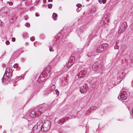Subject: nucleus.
<instances>
[{
    "mask_svg": "<svg viewBox=\"0 0 133 133\" xmlns=\"http://www.w3.org/2000/svg\"><path fill=\"white\" fill-rule=\"evenodd\" d=\"M48 67H49V66H47L43 71L42 74V76H43L44 78L45 77V79H44L43 80L48 79L50 77L51 75V74H50V72L49 70L50 69L49 68V70L47 69H48Z\"/></svg>",
    "mask_w": 133,
    "mask_h": 133,
    "instance_id": "nucleus-6",
    "label": "nucleus"
},
{
    "mask_svg": "<svg viewBox=\"0 0 133 133\" xmlns=\"http://www.w3.org/2000/svg\"><path fill=\"white\" fill-rule=\"evenodd\" d=\"M130 114L131 115H132V114H133V107L132 110L131 112H130ZM132 117H133V115L132 116Z\"/></svg>",
    "mask_w": 133,
    "mask_h": 133,
    "instance_id": "nucleus-43",
    "label": "nucleus"
},
{
    "mask_svg": "<svg viewBox=\"0 0 133 133\" xmlns=\"http://www.w3.org/2000/svg\"><path fill=\"white\" fill-rule=\"evenodd\" d=\"M88 85L86 83H85L80 88V91L81 93H83L86 92L88 89Z\"/></svg>",
    "mask_w": 133,
    "mask_h": 133,
    "instance_id": "nucleus-12",
    "label": "nucleus"
},
{
    "mask_svg": "<svg viewBox=\"0 0 133 133\" xmlns=\"http://www.w3.org/2000/svg\"><path fill=\"white\" fill-rule=\"evenodd\" d=\"M92 66V69L94 71L99 70V72L102 73V70L104 69L103 65L105 62V59L101 57H99L95 61Z\"/></svg>",
    "mask_w": 133,
    "mask_h": 133,
    "instance_id": "nucleus-1",
    "label": "nucleus"
},
{
    "mask_svg": "<svg viewBox=\"0 0 133 133\" xmlns=\"http://www.w3.org/2000/svg\"><path fill=\"white\" fill-rule=\"evenodd\" d=\"M42 76H41V75L40 76V77L41 78L42 77Z\"/></svg>",
    "mask_w": 133,
    "mask_h": 133,
    "instance_id": "nucleus-55",
    "label": "nucleus"
},
{
    "mask_svg": "<svg viewBox=\"0 0 133 133\" xmlns=\"http://www.w3.org/2000/svg\"><path fill=\"white\" fill-rule=\"evenodd\" d=\"M59 58V57L56 55L51 61V63H52L54 65L56 64L57 63Z\"/></svg>",
    "mask_w": 133,
    "mask_h": 133,
    "instance_id": "nucleus-16",
    "label": "nucleus"
},
{
    "mask_svg": "<svg viewBox=\"0 0 133 133\" xmlns=\"http://www.w3.org/2000/svg\"><path fill=\"white\" fill-rule=\"evenodd\" d=\"M7 3L10 6L12 5H13V3L12 2L8 1V2H7Z\"/></svg>",
    "mask_w": 133,
    "mask_h": 133,
    "instance_id": "nucleus-30",
    "label": "nucleus"
},
{
    "mask_svg": "<svg viewBox=\"0 0 133 133\" xmlns=\"http://www.w3.org/2000/svg\"><path fill=\"white\" fill-rule=\"evenodd\" d=\"M22 78V77L21 76L17 77L16 78V79H15L14 82H15V83L17 82L19 80L21 79Z\"/></svg>",
    "mask_w": 133,
    "mask_h": 133,
    "instance_id": "nucleus-25",
    "label": "nucleus"
},
{
    "mask_svg": "<svg viewBox=\"0 0 133 133\" xmlns=\"http://www.w3.org/2000/svg\"><path fill=\"white\" fill-rule=\"evenodd\" d=\"M3 133H6V132L5 131Z\"/></svg>",
    "mask_w": 133,
    "mask_h": 133,
    "instance_id": "nucleus-54",
    "label": "nucleus"
},
{
    "mask_svg": "<svg viewBox=\"0 0 133 133\" xmlns=\"http://www.w3.org/2000/svg\"><path fill=\"white\" fill-rule=\"evenodd\" d=\"M118 42L117 41L116 42V45H117V44H118Z\"/></svg>",
    "mask_w": 133,
    "mask_h": 133,
    "instance_id": "nucleus-52",
    "label": "nucleus"
},
{
    "mask_svg": "<svg viewBox=\"0 0 133 133\" xmlns=\"http://www.w3.org/2000/svg\"><path fill=\"white\" fill-rule=\"evenodd\" d=\"M4 24L1 20V25H3Z\"/></svg>",
    "mask_w": 133,
    "mask_h": 133,
    "instance_id": "nucleus-48",
    "label": "nucleus"
},
{
    "mask_svg": "<svg viewBox=\"0 0 133 133\" xmlns=\"http://www.w3.org/2000/svg\"><path fill=\"white\" fill-rule=\"evenodd\" d=\"M55 92L57 95H58L59 94V91L57 90H56Z\"/></svg>",
    "mask_w": 133,
    "mask_h": 133,
    "instance_id": "nucleus-37",
    "label": "nucleus"
},
{
    "mask_svg": "<svg viewBox=\"0 0 133 133\" xmlns=\"http://www.w3.org/2000/svg\"><path fill=\"white\" fill-rule=\"evenodd\" d=\"M40 38L42 39H44V35H41L40 36Z\"/></svg>",
    "mask_w": 133,
    "mask_h": 133,
    "instance_id": "nucleus-38",
    "label": "nucleus"
},
{
    "mask_svg": "<svg viewBox=\"0 0 133 133\" xmlns=\"http://www.w3.org/2000/svg\"><path fill=\"white\" fill-rule=\"evenodd\" d=\"M49 50L50 51H54L53 49L51 47H50Z\"/></svg>",
    "mask_w": 133,
    "mask_h": 133,
    "instance_id": "nucleus-41",
    "label": "nucleus"
},
{
    "mask_svg": "<svg viewBox=\"0 0 133 133\" xmlns=\"http://www.w3.org/2000/svg\"><path fill=\"white\" fill-rule=\"evenodd\" d=\"M16 19V18L15 16H14L11 18H9V21L10 23H13L14 22Z\"/></svg>",
    "mask_w": 133,
    "mask_h": 133,
    "instance_id": "nucleus-17",
    "label": "nucleus"
},
{
    "mask_svg": "<svg viewBox=\"0 0 133 133\" xmlns=\"http://www.w3.org/2000/svg\"><path fill=\"white\" fill-rule=\"evenodd\" d=\"M52 0H48V1L49 2H52Z\"/></svg>",
    "mask_w": 133,
    "mask_h": 133,
    "instance_id": "nucleus-51",
    "label": "nucleus"
},
{
    "mask_svg": "<svg viewBox=\"0 0 133 133\" xmlns=\"http://www.w3.org/2000/svg\"><path fill=\"white\" fill-rule=\"evenodd\" d=\"M106 0H102V2L104 4L106 2Z\"/></svg>",
    "mask_w": 133,
    "mask_h": 133,
    "instance_id": "nucleus-46",
    "label": "nucleus"
},
{
    "mask_svg": "<svg viewBox=\"0 0 133 133\" xmlns=\"http://www.w3.org/2000/svg\"><path fill=\"white\" fill-rule=\"evenodd\" d=\"M95 55V54L94 53H92V54H91L90 53H88V54H87V55L88 57H91V56H94Z\"/></svg>",
    "mask_w": 133,
    "mask_h": 133,
    "instance_id": "nucleus-27",
    "label": "nucleus"
},
{
    "mask_svg": "<svg viewBox=\"0 0 133 133\" xmlns=\"http://www.w3.org/2000/svg\"><path fill=\"white\" fill-rule=\"evenodd\" d=\"M97 81L96 79L94 77L91 80V82H90L91 84H94Z\"/></svg>",
    "mask_w": 133,
    "mask_h": 133,
    "instance_id": "nucleus-23",
    "label": "nucleus"
},
{
    "mask_svg": "<svg viewBox=\"0 0 133 133\" xmlns=\"http://www.w3.org/2000/svg\"><path fill=\"white\" fill-rule=\"evenodd\" d=\"M127 27V25L126 22H124L121 24L119 27V29L118 31V34H121L124 32Z\"/></svg>",
    "mask_w": 133,
    "mask_h": 133,
    "instance_id": "nucleus-7",
    "label": "nucleus"
},
{
    "mask_svg": "<svg viewBox=\"0 0 133 133\" xmlns=\"http://www.w3.org/2000/svg\"><path fill=\"white\" fill-rule=\"evenodd\" d=\"M8 11V9L6 7L3 8L1 10V12L2 14H3V16L6 15Z\"/></svg>",
    "mask_w": 133,
    "mask_h": 133,
    "instance_id": "nucleus-13",
    "label": "nucleus"
},
{
    "mask_svg": "<svg viewBox=\"0 0 133 133\" xmlns=\"http://www.w3.org/2000/svg\"><path fill=\"white\" fill-rule=\"evenodd\" d=\"M58 123L60 124H63V123H62V119H61L59 120Z\"/></svg>",
    "mask_w": 133,
    "mask_h": 133,
    "instance_id": "nucleus-35",
    "label": "nucleus"
},
{
    "mask_svg": "<svg viewBox=\"0 0 133 133\" xmlns=\"http://www.w3.org/2000/svg\"><path fill=\"white\" fill-rule=\"evenodd\" d=\"M132 5H131V6H130V9L131 10H132Z\"/></svg>",
    "mask_w": 133,
    "mask_h": 133,
    "instance_id": "nucleus-50",
    "label": "nucleus"
},
{
    "mask_svg": "<svg viewBox=\"0 0 133 133\" xmlns=\"http://www.w3.org/2000/svg\"><path fill=\"white\" fill-rule=\"evenodd\" d=\"M75 58L73 56H71L68 61L66 66L68 68H69L74 63L75 61Z\"/></svg>",
    "mask_w": 133,
    "mask_h": 133,
    "instance_id": "nucleus-10",
    "label": "nucleus"
},
{
    "mask_svg": "<svg viewBox=\"0 0 133 133\" xmlns=\"http://www.w3.org/2000/svg\"><path fill=\"white\" fill-rule=\"evenodd\" d=\"M35 16L36 17H38L39 16V15L38 13H36L35 14Z\"/></svg>",
    "mask_w": 133,
    "mask_h": 133,
    "instance_id": "nucleus-47",
    "label": "nucleus"
},
{
    "mask_svg": "<svg viewBox=\"0 0 133 133\" xmlns=\"http://www.w3.org/2000/svg\"><path fill=\"white\" fill-rule=\"evenodd\" d=\"M24 38H27L28 37L27 34L26 33H24L23 35Z\"/></svg>",
    "mask_w": 133,
    "mask_h": 133,
    "instance_id": "nucleus-28",
    "label": "nucleus"
},
{
    "mask_svg": "<svg viewBox=\"0 0 133 133\" xmlns=\"http://www.w3.org/2000/svg\"><path fill=\"white\" fill-rule=\"evenodd\" d=\"M103 49V47L100 44L97 47L95 50L96 53H98L101 52Z\"/></svg>",
    "mask_w": 133,
    "mask_h": 133,
    "instance_id": "nucleus-15",
    "label": "nucleus"
},
{
    "mask_svg": "<svg viewBox=\"0 0 133 133\" xmlns=\"http://www.w3.org/2000/svg\"><path fill=\"white\" fill-rule=\"evenodd\" d=\"M42 123V121L41 120H40L37 123L36 125H42L43 124Z\"/></svg>",
    "mask_w": 133,
    "mask_h": 133,
    "instance_id": "nucleus-26",
    "label": "nucleus"
},
{
    "mask_svg": "<svg viewBox=\"0 0 133 133\" xmlns=\"http://www.w3.org/2000/svg\"><path fill=\"white\" fill-rule=\"evenodd\" d=\"M100 45H101V46L103 47V48H104V49L105 48L107 47L108 46V44L107 43H102Z\"/></svg>",
    "mask_w": 133,
    "mask_h": 133,
    "instance_id": "nucleus-24",
    "label": "nucleus"
},
{
    "mask_svg": "<svg viewBox=\"0 0 133 133\" xmlns=\"http://www.w3.org/2000/svg\"><path fill=\"white\" fill-rule=\"evenodd\" d=\"M91 109H89V111H90V110H91Z\"/></svg>",
    "mask_w": 133,
    "mask_h": 133,
    "instance_id": "nucleus-57",
    "label": "nucleus"
},
{
    "mask_svg": "<svg viewBox=\"0 0 133 133\" xmlns=\"http://www.w3.org/2000/svg\"><path fill=\"white\" fill-rule=\"evenodd\" d=\"M41 126V131H46L50 129L51 127L50 122L48 120L45 121L44 123Z\"/></svg>",
    "mask_w": 133,
    "mask_h": 133,
    "instance_id": "nucleus-5",
    "label": "nucleus"
},
{
    "mask_svg": "<svg viewBox=\"0 0 133 133\" xmlns=\"http://www.w3.org/2000/svg\"><path fill=\"white\" fill-rule=\"evenodd\" d=\"M68 118H65V119H62V123H63V124L65 121L66 120H68Z\"/></svg>",
    "mask_w": 133,
    "mask_h": 133,
    "instance_id": "nucleus-33",
    "label": "nucleus"
},
{
    "mask_svg": "<svg viewBox=\"0 0 133 133\" xmlns=\"http://www.w3.org/2000/svg\"><path fill=\"white\" fill-rule=\"evenodd\" d=\"M52 6V4H49L48 5V8L50 9L51 8Z\"/></svg>",
    "mask_w": 133,
    "mask_h": 133,
    "instance_id": "nucleus-32",
    "label": "nucleus"
},
{
    "mask_svg": "<svg viewBox=\"0 0 133 133\" xmlns=\"http://www.w3.org/2000/svg\"><path fill=\"white\" fill-rule=\"evenodd\" d=\"M98 1H99V3L101 4L102 3V1L101 0H98Z\"/></svg>",
    "mask_w": 133,
    "mask_h": 133,
    "instance_id": "nucleus-49",
    "label": "nucleus"
},
{
    "mask_svg": "<svg viewBox=\"0 0 133 133\" xmlns=\"http://www.w3.org/2000/svg\"><path fill=\"white\" fill-rule=\"evenodd\" d=\"M4 66V65H2V66Z\"/></svg>",
    "mask_w": 133,
    "mask_h": 133,
    "instance_id": "nucleus-58",
    "label": "nucleus"
},
{
    "mask_svg": "<svg viewBox=\"0 0 133 133\" xmlns=\"http://www.w3.org/2000/svg\"><path fill=\"white\" fill-rule=\"evenodd\" d=\"M88 75L86 69L83 70H81L80 72L78 73L77 75H76L75 77V79H77V78H79L82 81H83L85 77H87Z\"/></svg>",
    "mask_w": 133,
    "mask_h": 133,
    "instance_id": "nucleus-4",
    "label": "nucleus"
},
{
    "mask_svg": "<svg viewBox=\"0 0 133 133\" xmlns=\"http://www.w3.org/2000/svg\"><path fill=\"white\" fill-rule=\"evenodd\" d=\"M87 1H89L90 0H86Z\"/></svg>",
    "mask_w": 133,
    "mask_h": 133,
    "instance_id": "nucleus-56",
    "label": "nucleus"
},
{
    "mask_svg": "<svg viewBox=\"0 0 133 133\" xmlns=\"http://www.w3.org/2000/svg\"><path fill=\"white\" fill-rule=\"evenodd\" d=\"M46 0H43V2L44 3H45L46 2Z\"/></svg>",
    "mask_w": 133,
    "mask_h": 133,
    "instance_id": "nucleus-53",
    "label": "nucleus"
},
{
    "mask_svg": "<svg viewBox=\"0 0 133 133\" xmlns=\"http://www.w3.org/2000/svg\"><path fill=\"white\" fill-rule=\"evenodd\" d=\"M41 126L35 125L33 127L32 130L34 133H38L41 130Z\"/></svg>",
    "mask_w": 133,
    "mask_h": 133,
    "instance_id": "nucleus-11",
    "label": "nucleus"
},
{
    "mask_svg": "<svg viewBox=\"0 0 133 133\" xmlns=\"http://www.w3.org/2000/svg\"><path fill=\"white\" fill-rule=\"evenodd\" d=\"M52 17L53 19L54 20H56L57 19L58 15L57 14L54 13L52 15Z\"/></svg>",
    "mask_w": 133,
    "mask_h": 133,
    "instance_id": "nucleus-22",
    "label": "nucleus"
},
{
    "mask_svg": "<svg viewBox=\"0 0 133 133\" xmlns=\"http://www.w3.org/2000/svg\"><path fill=\"white\" fill-rule=\"evenodd\" d=\"M5 50H3V52H2V55H1V57L2 58H3V57L5 55Z\"/></svg>",
    "mask_w": 133,
    "mask_h": 133,
    "instance_id": "nucleus-29",
    "label": "nucleus"
},
{
    "mask_svg": "<svg viewBox=\"0 0 133 133\" xmlns=\"http://www.w3.org/2000/svg\"><path fill=\"white\" fill-rule=\"evenodd\" d=\"M76 5L78 7H80L82 5L81 4H77Z\"/></svg>",
    "mask_w": 133,
    "mask_h": 133,
    "instance_id": "nucleus-40",
    "label": "nucleus"
},
{
    "mask_svg": "<svg viewBox=\"0 0 133 133\" xmlns=\"http://www.w3.org/2000/svg\"><path fill=\"white\" fill-rule=\"evenodd\" d=\"M18 66V64H15L14 65V67L15 68H17Z\"/></svg>",
    "mask_w": 133,
    "mask_h": 133,
    "instance_id": "nucleus-42",
    "label": "nucleus"
},
{
    "mask_svg": "<svg viewBox=\"0 0 133 133\" xmlns=\"http://www.w3.org/2000/svg\"><path fill=\"white\" fill-rule=\"evenodd\" d=\"M12 70L10 68H7L6 69L5 74L6 75V78H4V76L3 77L2 82L4 84L6 83L7 81L9 82L12 77Z\"/></svg>",
    "mask_w": 133,
    "mask_h": 133,
    "instance_id": "nucleus-2",
    "label": "nucleus"
},
{
    "mask_svg": "<svg viewBox=\"0 0 133 133\" xmlns=\"http://www.w3.org/2000/svg\"><path fill=\"white\" fill-rule=\"evenodd\" d=\"M103 20L105 19V23L106 24L108 23L109 22V18L108 17L106 16V15L104 16V17L103 18Z\"/></svg>",
    "mask_w": 133,
    "mask_h": 133,
    "instance_id": "nucleus-18",
    "label": "nucleus"
},
{
    "mask_svg": "<svg viewBox=\"0 0 133 133\" xmlns=\"http://www.w3.org/2000/svg\"><path fill=\"white\" fill-rule=\"evenodd\" d=\"M20 55L18 51H16L15 52L12 54V56L14 57L15 58H17Z\"/></svg>",
    "mask_w": 133,
    "mask_h": 133,
    "instance_id": "nucleus-19",
    "label": "nucleus"
},
{
    "mask_svg": "<svg viewBox=\"0 0 133 133\" xmlns=\"http://www.w3.org/2000/svg\"><path fill=\"white\" fill-rule=\"evenodd\" d=\"M28 18V17L27 15H25L24 16V19L25 20H27Z\"/></svg>",
    "mask_w": 133,
    "mask_h": 133,
    "instance_id": "nucleus-39",
    "label": "nucleus"
},
{
    "mask_svg": "<svg viewBox=\"0 0 133 133\" xmlns=\"http://www.w3.org/2000/svg\"><path fill=\"white\" fill-rule=\"evenodd\" d=\"M66 65H63L62 67V71L63 72H64L68 70V68L66 67Z\"/></svg>",
    "mask_w": 133,
    "mask_h": 133,
    "instance_id": "nucleus-21",
    "label": "nucleus"
},
{
    "mask_svg": "<svg viewBox=\"0 0 133 133\" xmlns=\"http://www.w3.org/2000/svg\"><path fill=\"white\" fill-rule=\"evenodd\" d=\"M125 75L124 71L123 70H119L117 74V79H120L123 78Z\"/></svg>",
    "mask_w": 133,
    "mask_h": 133,
    "instance_id": "nucleus-9",
    "label": "nucleus"
},
{
    "mask_svg": "<svg viewBox=\"0 0 133 133\" xmlns=\"http://www.w3.org/2000/svg\"><path fill=\"white\" fill-rule=\"evenodd\" d=\"M45 104L42 105L40 106V109H39L37 111H32L31 112L30 116V117H37L39 115H40L41 113V111H44L47 108L45 105Z\"/></svg>",
    "mask_w": 133,
    "mask_h": 133,
    "instance_id": "nucleus-3",
    "label": "nucleus"
},
{
    "mask_svg": "<svg viewBox=\"0 0 133 133\" xmlns=\"http://www.w3.org/2000/svg\"><path fill=\"white\" fill-rule=\"evenodd\" d=\"M12 42H15V38L14 37H12Z\"/></svg>",
    "mask_w": 133,
    "mask_h": 133,
    "instance_id": "nucleus-44",
    "label": "nucleus"
},
{
    "mask_svg": "<svg viewBox=\"0 0 133 133\" xmlns=\"http://www.w3.org/2000/svg\"><path fill=\"white\" fill-rule=\"evenodd\" d=\"M30 24L29 23H26L25 24V25L27 27H28L30 26Z\"/></svg>",
    "mask_w": 133,
    "mask_h": 133,
    "instance_id": "nucleus-34",
    "label": "nucleus"
},
{
    "mask_svg": "<svg viewBox=\"0 0 133 133\" xmlns=\"http://www.w3.org/2000/svg\"><path fill=\"white\" fill-rule=\"evenodd\" d=\"M127 92L126 91H123L121 93L120 97L118 96V98L119 100H124L127 98Z\"/></svg>",
    "mask_w": 133,
    "mask_h": 133,
    "instance_id": "nucleus-8",
    "label": "nucleus"
},
{
    "mask_svg": "<svg viewBox=\"0 0 133 133\" xmlns=\"http://www.w3.org/2000/svg\"><path fill=\"white\" fill-rule=\"evenodd\" d=\"M5 43L7 45H9L10 44V42L8 41H6L5 42Z\"/></svg>",
    "mask_w": 133,
    "mask_h": 133,
    "instance_id": "nucleus-45",
    "label": "nucleus"
},
{
    "mask_svg": "<svg viewBox=\"0 0 133 133\" xmlns=\"http://www.w3.org/2000/svg\"><path fill=\"white\" fill-rule=\"evenodd\" d=\"M55 89V86L54 85H52L48 89V90L49 91L48 92V93H49L52 92L53 91V90H54Z\"/></svg>",
    "mask_w": 133,
    "mask_h": 133,
    "instance_id": "nucleus-20",
    "label": "nucleus"
},
{
    "mask_svg": "<svg viewBox=\"0 0 133 133\" xmlns=\"http://www.w3.org/2000/svg\"><path fill=\"white\" fill-rule=\"evenodd\" d=\"M95 31H93L91 34H90L88 38V39L89 40V41L87 43V45L88 46L89 45L91 39H92L95 36V35L94 34Z\"/></svg>",
    "mask_w": 133,
    "mask_h": 133,
    "instance_id": "nucleus-14",
    "label": "nucleus"
},
{
    "mask_svg": "<svg viewBox=\"0 0 133 133\" xmlns=\"http://www.w3.org/2000/svg\"><path fill=\"white\" fill-rule=\"evenodd\" d=\"M30 39L32 41H34L35 39V37L34 36H32L30 38Z\"/></svg>",
    "mask_w": 133,
    "mask_h": 133,
    "instance_id": "nucleus-36",
    "label": "nucleus"
},
{
    "mask_svg": "<svg viewBox=\"0 0 133 133\" xmlns=\"http://www.w3.org/2000/svg\"><path fill=\"white\" fill-rule=\"evenodd\" d=\"M114 47L115 49H118L119 46L118 45H115Z\"/></svg>",
    "mask_w": 133,
    "mask_h": 133,
    "instance_id": "nucleus-31",
    "label": "nucleus"
}]
</instances>
